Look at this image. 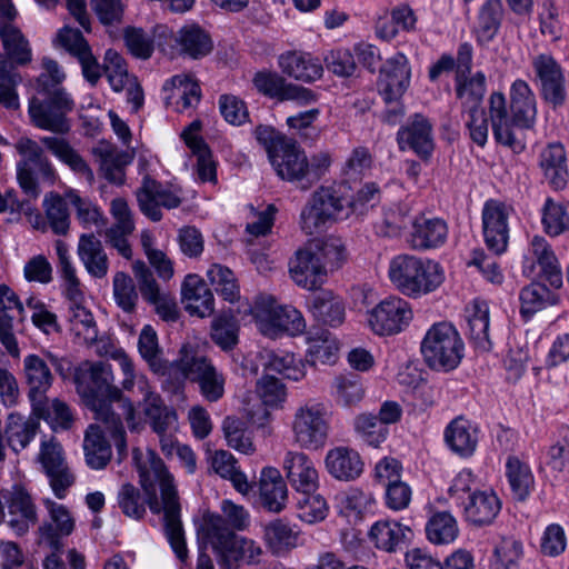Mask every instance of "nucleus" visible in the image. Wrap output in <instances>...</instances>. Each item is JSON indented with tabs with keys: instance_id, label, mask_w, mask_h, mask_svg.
<instances>
[{
	"instance_id": "ea45409f",
	"label": "nucleus",
	"mask_w": 569,
	"mask_h": 569,
	"mask_svg": "<svg viewBox=\"0 0 569 569\" xmlns=\"http://www.w3.org/2000/svg\"><path fill=\"white\" fill-rule=\"evenodd\" d=\"M0 39L4 51L0 53V57L8 59L13 69L31 62L32 50L30 43L14 23L10 21L0 23Z\"/></svg>"
},
{
	"instance_id": "603ef678",
	"label": "nucleus",
	"mask_w": 569,
	"mask_h": 569,
	"mask_svg": "<svg viewBox=\"0 0 569 569\" xmlns=\"http://www.w3.org/2000/svg\"><path fill=\"white\" fill-rule=\"evenodd\" d=\"M138 351L153 373L161 376L174 373L162 357L156 330L149 325H146L140 331Z\"/></svg>"
},
{
	"instance_id": "f03ea898",
	"label": "nucleus",
	"mask_w": 569,
	"mask_h": 569,
	"mask_svg": "<svg viewBox=\"0 0 569 569\" xmlns=\"http://www.w3.org/2000/svg\"><path fill=\"white\" fill-rule=\"evenodd\" d=\"M74 381L78 393L96 411V419L106 426L119 453H123L127 442L122 418L131 431L140 430L142 422L137 418L132 401L114 386L111 365L86 362L77 370Z\"/></svg>"
},
{
	"instance_id": "72a5a7b5",
	"label": "nucleus",
	"mask_w": 569,
	"mask_h": 569,
	"mask_svg": "<svg viewBox=\"0 0 569 569\" xmlns=\"http://www.w3.org/2000/svg\"><path fill=\"white\" fill-rule=\"evenodd\" d=\"M181 295L189 315L206 318L213 313L214 297L200 276L188 274L182 282Z\"/></svg>"
},
{
	"instance_id": "13d9d810",
	"label": "nucleus",
	"mask_w": 569,
	"mask_h": 569,
	"mask_svg": "<svg viewBox=\"0 0 569 569\" xmlns=\"http://www.w3.org/2000/svg\"><path fill=\"white\" fill-rule=\"evenodd\" d=\"M329 271L339 269L347 261L343 241L335 236L316 238L307 243Z\"/></svg>"
},
{
	"instance_id": "f3484780",
	"label": "nucleus",
	"mask_w": 569,
	"mask_h": 569,
	"mask_svg": "<svg viewBox=\"0 0 569 569\" xmlns=\"http://www.w3.org/2000/svg\"><path fill=\"white\" fill-rule=\"evenodd\" d=\"M412 316L409 302L400 297H389L367 312V323L378 336H392L405 330Z\"/></svg>"
},
{
	"instance_id": "a211bd4d",
	"label": "nucleus",
	"mask_w": 569,
	"mask_h": 569,
	"mask_svg": "<svg viewBox=\"0 0 569 569\" xmlns=\"http://www.w3.org/2000/svg\"><path fill=\"white\" fill-rule=\"evenodd\" d=\"M513 208L502 201L489 199L481 211L482 232L486 246L496 254L507 250L509 242V218Z\"/></svg>"
},
{
	"instance_id": "7c9ffc66",
	"label": "nucleus",
	"mask_w": 569,
	"mask_h": 569,
	"mask_svg": "<svg viewBox=\"0 0 569 569\" xmlns=\"http://www.w3.org/2000/svg\"><path fill=\"white\" fill-rule=\"evenodd\" d=\"M201 122L192 121L182 132L181 139L191 152L197 157L196 174L200 182H217V167L212 153L200 136Z\"/></svg>"
},
{
	"instance_id": "2f4dec72",
	"label": "nucleus",
	"mask_w": 569,
	"mask_h": 569,
	"mask_svg": "<svg viewBox=\"0 0 569 569\" xmlns=\"http://www.w3.org/2000/svg\"><path fill=\"white\" fill-rule=\"evenodd\" d=\"M270 162L282 180L296 182L300 188L307 183V156L293 140L272 156Z\"/></svg>"
},
{
	"instance_id": "cd10ccee",
	"label": "nucleus",
	"mask_w": 569,
	"mask_h": 569,
	"mask_svg": "<svg viewBox=\"0 0 569 569\" xmlns=\"http://www.w3.org/2000/svg\"><path fill=\"white\" fill-rule=\"evenodd\" d=\"M411 70L407 57L398 52L381 69L379 91L387 103L402 97L410 83Z\"/></svg>"
},
{
	"instance_id": "37998d69",
	"label": "nucleus",
	"mask_w": 569,
	"mask_h": 569,
	"mask_svg": "<svg viewBox=\"0 0 569 569\" xmlns=\"http://www.w3.org/2000/svg\"><path fill=\"white\" fill-rule=\"evenodd\" d=\"M500 509L501 501L493 491H473L465 503V516L476 526H486L496 519Z\"/></svg>"
},
{
	"instance_id": "dca6fc26",
	"label": "nucleus",
	"mask_w": 569,
	"mask_h": 569,
	"mask_svg": "<svg viewBox=\"0 0 569 569\" xmlns=\"http://www.w3.org/2000/svg\"><path fill=\"white\" fill-rule=\"evenodd\" d=\"M522 273L528 278L540 277L551 287L562 286V271L551 244L542 236H533L523 256Z\"/></svg>"
},
{
	"instance_id": "3c124183",
	"label": "nucleus",
	"mask_w": 569,
	"mask_h": 569,
	"mask_svg": "<svg viewBox=\"0 0 569 569\" xmlns=\"http://www.w3.org/2000/svg\"><path fill=\"white\" fill-rule=\"evenodd\" d=\"M54 248L59 259V270L64 282V295L69 300V307L84 303V295L81 290V283L72 263L67 243L62 240H57Z\"/></svg>"
},
{
	"instance_id": "412c9836",
	"label": "nucleus",
	"mask_w": 569,
	"mask_h": 569,
	"mask_svg": "<svg viewBox=\"0 0 569 569\" xmlns=\"http://www.w3.org/2000/svg\"><path fill=\"white\" fill-rule=\"evenodd\" d=\"M3 498L7 500L9 526L18 536H23L38 521L36 503L21 483H14L6 490Z\"/></svg>"
},
{
	"instance_id": "423d86ee",
	"label": "nucleus",
	"mask_w": 569,
	"mask_h": 569,
	"mask_svg": "<svg viewBox=\"0 0 569 569\" xmlns=\"http://www.w3.org/2000/svg\"><path fill=\"white\" fill-rule=\"evenodd\" d=\"M349 187L346 182L321 186L305 204L300 213V228L312 236L328 226L349 218L351 214L348 202Z\"/></svg>"
},
{
	"instance_id": "39448f33",
	"label": "nucleus",
	"mask_w": 569,
	"mask_h": 569,
	"mask_svg": "<svg viewBox=\"0 0 569 569\" xmlns=\"http://www.w3.org/2000/svg\"><path fill=\"white\" fill-rule=\"evenodd\" d=\"M388 277L403 296L419 298L435 291L443 282L445 272L435 260L401 253L390 260Z\"/></svg>"
},
{
	"instance_id": "774afa93",
	"label": "nucleus",
	"mask_w": 569,
	"mask_h": 569,
	"mask_svg": "<svg viewBox=\"0 0 569 569\" xmlns=\"http://www.w3.org/2000/svg\"><path fill=\"white\" fill-rule=\"evenodd\" d=\"M332 396L338 405L351 407L360 402L365 396L361 379L353 373H343L335 378Z\"/></svg>"
},
{
	"instance_id": "f257e3e1",
	"label": "nucleus",
	"mask_w": 569,
	"mask_h": 569,
	"mask_svg": "<svg viewBox=\"0 0 569 569\" xmlns=\"http://www.w3.org/2000/svg\"><path fill=\"white\" fill-rule=\"evenodd\" d=\"M139 481L147 496L144 499L140 490L131 483L121 486L117 501L118 506L129 518L139 520L146 515V505L152 513L163 512L164 530L176 556L186 561L188 550L186 546L182 523L180 519V501L173 476L163 461L150 455L148 461L138 465Z\"/></svg>"
},
{
	"instance_id": "20e7f679",
	"label": "nucleus",
	"mask_w": 569,
	"mask_h": 569,
	"mask_svg": "<svg viewBox=\"0 0 569 569\" xmlns=\"http://www.w3.org/2000/svg\"><path fill=\"white\" fill-rule=\"evenodd\" d=\"M510 112L507 108V99L500 91L492 92L489 97V116L495 139L500 144L520 153L525 150V143L513 132V127L530 129L537 119V99L523 79H516L509 89Z\"/></svg>"
},
{
	"instance_id": "680f3d73",
	"label": "nucleus",
	"mask_w": 569,
	"mask_h": 569,
	"mask_svg": "<svg viewBox=\"0 0 569 569\" xmlns=\"http://www.w3.org/2000/svg\"><path fill=\"white\" fill-rule=\"evenodd\" d=\"M456 93L462 101L465 111L473 108H481V102L486 93V77L481 71L476 72L470 78L465 74L456 76Z\"/></svg>"
},
{
	"instance_id": "69168bd1",
	"label": "nucleus",
	"mask_w": 569,
	"mask_h": 569,
	"mask_svg": "<svg viewBox=\"0 0 569 569\" xmlns=\"http://www.w3.org/2000/svg\"><path fill=\"white\" fill-rule=\"evenodd\" d=\"M112 297L119 309L132 315L137 310L139 292L133 279L124 271H117L112 278Z\"/></svg>"
},
{
	"instance_id": "c9c22d12",
	"label": "nucleus",
	"mask_w": 569,
	"mask_h": 569,
	"mask_svg": "<svg viewBox=\"0 0 569 569\" xmlns=\"http://www.w3.org/2000/svg\"><path fill=\"white\" fill-rule=\"evenodd\" d=\"M539 168L548 184L555 190H562L568 182L567 154L559 142L547 144L539 154Z\"/></svg>"
},
{
	"instance_id": "4d7b16f0",
	"label": "nucleus",
	"mask_w": 569,
	"mask_h": 569,
	"mask_svg": "<svg viewBox=\"0 0 569 569\" xmlns=\"http://www.w3.org/2000/svg\"><path fill=\"white\" fill-rule=\"evenodd\" d=\"M83 451L86 462L91 469H103L110 461V445L98 426L88 427L83 439Z\"/></svg>"
},
{
	"instance_id": "0eeeda50",
	"label": "nucleus",
	"mask_w": 569,
	"mask_h": 569,
	"mask_svg": "<svg viewBox=\"0 0 569 569\" xmlns=\"http://www.w3.org/2000/svg\"><path fill=\"white\" fill-rule=\"evenodd\" d=\"M200 535L203 542L223 561L233 559L257 565L263 556V549L257 541L237 536L217 513L204 517Z\"/></svg>"
},
{
	"instance_id": "c756f323",
	"label": "nucleus",
	"mask_w": 569,
	"mask_h": 569,
	"mask_svg": "<svg viewBox=\"0 0 569 569\" xmlns=\"http://www.w3.org/2000/svg\"><path fill=\"white\" fill-rule=\"evenodd\" d=\"M480 430L477 423L459 416L451 420L443 431L446 446L460 458L475 455L479 442Z\"/></svg>"
},
{
	"instance_id": "bf43d9fd",
	"label": "nucleus",
	"mask_w": 569,
	"mask_h": 569,
	"mask_svg": "<svg viewBox=\"0 0 569 569\" xmlns=\"http://www.w3.org/2000/svg\"><path fill=\"white\" fill-rule=\"evenodd\" d=\"M547 467L557 480H566L569 477V427L559 429L557 439L547 452Z\"/></svg>"
},
{
	"instance_id": "5fc2aeb1",
	"label": "nucleus",
	"mask_w": 569,
	"mask_h": 569,
	"mask_svg": "<svg viewBox=\"0 0 569 569\" xmlns=\"http://www.w3.org/2000/svg\"><path fill=\"white\" fill-rule=\"evenodd\" d=\"M263 540L272 553L279 555L297 547L299 533L283 519H274L263 526Z\"/></svg>"
},
{
	"instance_id": "393cba45",
	"label": "nucleus",
	"mask_w": 569,
	"mask_h": 569,
	"mask_svg": "<svg viewBox=\"0 0 569 569\" xmlns=\"http://www.w3.org/2000/svg\"><path fill=\"white\" fill-rule=\"evenodd\" d=\"M39 458L56 497L64 498L66 490L73 482V477L66 466L61 445L53 438L42 441Z\"/></svg>"
},
{
	"instance_id": "6e6552de",
	"label": "nucleus",
	"mask_w": 569,
	"mask_h": 569,
	"mask_svg": "<svg viewBox=\"0 0 569 569\" xmlns=\"http://www.w3.org/2000/svg\"><path fill=\"white\" fill-rule=\"evenodd\" d=\"M420 351L430 369L448 372L461 362L465 343L453 325L441 321L427 330L420 343Z\"/></svg>"
},
{
	"instance_id": "4468645a",
	"label": "nucleus",
	"mask_w": 569,
	"mask_h": 569,
	"mask_svg": "<svg viewBox=\"0 0 569 569\" xmlns=\"http://www.w3.org/2000/svg\"><path fill=\"white\" fill-rule=\"evenodd\" d=\"M62 358L48 350L41 353H29L23 358L22 376L32 406L39 407L44 402L46 395L54 381L51 368L62 372Z\"/></svg>"
},
{
	"instance_id": "0e129e2a",
	"label": "nucleus",
	"mask_w": 569,
	"mask_h": 569,
	"mask_svg": "<svg viewBox=\"0 0 569 569\" xmlns=\"http://www.w3.org/2000/svg\"><path fill=\"white\" fill-rule=\"evenodd\" d=\"M66 199L57 192H49L43 198L46 219L56 234L64 236L70 228V213Z\"/></svg>"
},
{
	"instance_id": "79ce46f5",
	"label": "nucleus",
	"mask_w": 569,
	"mask_h": 569,
	"mask_svg": "<svg viewBox=\"0 0 569 569\" xmlns=\"http://www.w3.org/2000/svg\"><path fill=\"white\" fill-rule=\"evenodd\" d=\"M411 536L412 531L408 526L393 520L377 521L369 531V538L376 548L387 552H396Z\"/></svg>"
},
{
	"instance_id": "9d476101",
	"label": "nucleus",
	"mask_w": 569,
	"mask_h": 569,
	"mask_svg": "<svg viewBox=\"0 0 569 569\" xmlns=\"http://www.w3.org/2000/svg\"><path fill=\"white\" fill-rule=\"evenodd\" d=\"M249 312L253 316L258 330L269 338L283 333L297 336L306 329L302 313L292 306L278 305L272 296H258Z\"/></svg>"
},
{
	"instance_id": "b1692460",
	"label": "nucleus",
	"mask_w": 569,
	"mask_h": 569,
	"mask_svg": "<svg viewBox=\"0 0 569 569\" xmlns=\"http://www.w3.org/2000/svg\"><path fill=\"white\" fill-rule=\"evenodd\" d=\"M49 519L38 529L40 543H44L54 551H58L62 543L61 539L71 535L74 529V519L69 509L49 498L43 500Z\"/></svg>"
},
{
	"instance_id": "f704fd0d",
	"label": "nucleus",
	"mask_w": 569,
	"mask_h": 569,
	"mask_svg": "<svg viewBox=\"0 0 569 569\" xmlns=\"http://www.w3.org/2000/svg\"><path fill=\"white\" fill-rule=\"evenodd\" d=\"M259 500L262 508L272 513L284 510L288 488L280 471L272 467L263 468L259 480Z\"/></svg>"
},
{
	"instance_id": "6e6d98bb",
	"label": "nucleus",
	"mask_w": 569,
	"mask_h": 569,
	"mask_svg": "<svg viewBox=\"0 0 569 569\" xmlns=\"http://www.w3.org/2000/svg\"><path fill=\"white\" fill-rule=\"evenodd\" d=\"M307 341L309 345L306 356L308 362L313 366L336 362L338 342L329 331L319 329L316 332H309Z\"/></svg>"
},
{
	"instance_id": "49530a36",
	"label": "nucleus",
	"mask_w": 569,
	"mask_h": 569,
	"mask_svg": "<svg viewBox=\"0 0 569 569\" xmlns=\"http://www.w3.org/2000/svg\"><path fill=\"white\" fill-rule=\"evenodd\" d=\"M312 316L321 323L338 327L345 321V303L330 290L315 293L309 302Z\"/></svg>"
},
{
	"instance_id": "7ed1b4c3",
	"label": "nucleus",
	"mask_w": 569,
	"mask_h": 569,
	"mask_svg": "<svg viewBox=\"0 0 569 569\" xmlns=\"http://www.w3.org/2000/svg\"><path fill=\"white\" fill-rule=\"evenodd\" d=\"M41 144L74 173L83 177L89 183L93 182V171L66 138L44 136L37 142L31 138L21 137L14 144L18 153L23 157L17 164V179L20 188L28 197L36 199L40 194V188L30 167L31 164L37 168L44 181L52 184L57 178L56 169Z\"/></svg>"
},
{
	"instance_id": "a18cd8bd",
	"label": "nucleus",
	"mask_w": 569,
	"mask_h": 569,
	"mask_svg": "<svg viewBox=\"0 0 569 569\" xmlns=\"http://www.w3.org/2000/svg\"><path fill=\"white\" fill-rule=\"evenodd\" d=\"M506 9L502 0H485L477 14L475 29L477 42L481 46L490 43L499 33Z\"/></svg>"
},
{
	"instance_id": "e433bc0d",
	"label": "nucleus",
	"mask_w": 569,
	"mask_h": 569,
	"mask_svg": "<svg viewBox=\"0 0 569 569\" xmlns=\"http://www.w3.org/2000/svg\"><path fill=\"white\" fill-rule=\"evenodd\" d=\"M279 67L288 77L308 83L319 80L323 74L320 60L308 52H286L279 57Z\"/></svg>"
},
{
	"instance_id": "9b49d317",
	"label": "nucleus",
	"mask_w": 569,
	"mask_h": 569,
	"mask_svg": "<svg viewBox=\"0 0 569 569\" xmlns=\"http://www.w3.org/2000/svg\"><path fill=\"white\" fill-rule=\"evenodd\" d=\"M74 109V100L68 91L43 93L36 91L29 99L28 114L36 128L56 134H66L71 124L68 114Z\"/></svg>"
},
{
	"instance_id": "58836bf2",
	"label": "nucleus",
	"mask_w": 569,
	"mask_h": 569,
	"mask_svg": "<svg viewBox=\"0 0 569 569\" xmlns=\"http://www.w3.org/2000/svg\"><path fill=\"white\" fill-rule=\"evenodd\" d=\"M328 472L338 480L351 481L363 472L360 455L347 447H336L327 452L325 459Z\"/></svg>"
},
{
	"instance_id": "2eb2a0df",
	"label": "nucleus",
	"mask_w": 569,
	"mask_h": 569,
	"mask_svg": "<svg viewBox=\"0 0 569 569\" xmlns=\"http://www.w3.org/2000/svg\"><path fill=\"white\" fill-rule=\"evenodd\" d=\"M136 197L140 211L151 221L158 222L163 217L162 208L171 210L180 207L183 191L179 186L144 177Z\"/></svg>"
},
{
	"instance_id": "1a4fd4ad",
	"label": "nucleus",
	"mask_w": 569,
	"mask_h": 569,
	"mask_svg": "<svg viewBox=\"0 0 569 569\" xmlns=\"http://www.w3.org/2000/svg\"><path fill=\"white\" fill-rule=\"evenodd\" d=\"M171 370L181 377L182 382L189 380L198 383L201 396L210 402H217L224 395V375L217 370L209 358L190 346H182L179 358L171 363Z\"/></svg>"
},
{
	"instance_id": "4c0bfd02",
	"label": "nucleus",
	"mask_w": 569,
	"mask_h": 569,
	"mask_svg": "<svg viewBox=\"0 0 569 569\" xmlns=\"http://www.w3.org/2000/svg\"><path fill=\"white\" fill-rule=\"evenodd\" d=\"M77 253L89 276L103 279L109 271V258L102 242L93 233L79 237Z\"/></svg>"
},
{
	"instance_id": "6ab92c4d",
	"label": "nucleus",
	"mask_w": 569,
	"mask_h": 569,
	"mask_svg": "<svg viewBox=\"0 0 569 569\" xmlns=\"http://www.w3.org/2000/svg\"><path fill=\"white\" fill-rule=\"evenodd\" d=\"M138 389L142 395L139 408L154 433L176 431L178 416L174 409L167 406L162 397L153 390L144 376L139 377Z\"/></svg>"
},
{
	"instance_id": "338daca9",
	"label": "nucleus",
	"mask_w": 569,
	"mask_h": 569,
	"mask_svg": "<svg viewBox=\"0 0 569 569\" xmlns=\"http://www.w3.org/2000/svg\"><path fill=\"white\" fill-rule=\"evenodd\" d=\"M541 223L550 237H558L569 230V212L562 202L547 198L541 209Z\"/></svg>"
},
{
	"instance_id": "a19ab883",
	"label": "nucleus",
	"mask_w": 569,
	"mask_h": 569,
	"mask_svg": "<svg viewBox=\"0 0 569 569\" xmlns=\"http://www.w3.org/2000/svg\"><path fill=\"white\" fill-rule=\"evenodd\" d=\"M465 317L468 325L469 338L481 351L491 349L489 339V306L485 300L475 299L466 306Z\"/></svg>"
},
{
	"instance_id": "aec40b11",
	"label": "nucleus",
	"mask_w": 569,
	"mask_h": 569,
	"mask_svg": "<svg viewBox=\"0 0 569 569\" xmlns=\"http://www.w3.org/2000/svg\"><path fill=\"white\" fill-rule=\"evenodd\" d=\"M252 83L259 93L279 101L310 104L318 100V94L311 89L287 82L276 72L259 71L254 74Z\"/></svg>"
},
{
	"instance_id": "a878e982",
	"label": "nucleus",
	"mask_w": 569,
	"mask_h": 569,
	"mask_svg": "<svg viewBox=\"0 0 569 569\" xmlns=\"http://www.w3.org/2000/svg\"><path fill=\"white\" fill-rule=\"evenodd\" d=\"M399 149L412 150L421 159H428L435 148L432 126L421 113H415L397 132Z\"/></svg>"
},
{
	"instance_id": "e2e57ef3",
	"label": "nucleus",
	"mask_w": 569,
	"mask_h": 569,
	"mask_svg": "<svg viewBox=\"0 0 569 569\" xmlns=\"http://www.w3.org/2000/svg\"><path fill=\"white\" fill-rule=\"evenodd\" d=\"M458 523L448 511L433 513L426 525V535L433 545H448L458 537Z\"/></svg>"
},
{
	"instance_id": "c85d7f7f",
	"label": "nucleus",
	"mask_w": 569,
	"mask_h": 569,
	"mask_svg": "<svg viewBox=\"0 0 569 569\" xmlns=\"http://www.w3.org/2000/svg\"><path fill=\"white\" fill-rule=\"evenodd\" d=\"M164 102L177 112L194 108L201 99L198 81L188 73L172 76L162 86Z\"/></svg>"
},
{
	"instance_id": "5701e85b",
	"label": "nucleus",
	"mask_w": 569,
	"mask_h": 569,
	"mask_svg": "<svg viewBox=\"0 0 569 569\" xmlns=\"http://www.w3.org/2000/svg\"><path fill=\"white\" fill-rule=\"evenodd\" d=\"M282 469L292 489L300 493L316 492L319 475L312 459L302 451L288 450L282 459Z\"/></svg>"
},
{
	"instance_id": "4be33fe9",
	"label": "nucleus",
	"mask_w": 569,
	"mask_h": 569,
	"mask_svg": "<svg viewBox=\"0 0 569 569\" xmlns=\"http://www.w3.org/2000/svg\"><path fill=\"white\" fill-rule=\"evenodd\" d=\"M254 392L261 405L254 411L249 407V403L243 408L246 416L252 423L263 425L268 419L267 408L279 409L282 408L287 401L288 392L286 385L277 377L264 373L257 381Z\"/></svg>"
},
{
	"instance_id": "052dcab7",
	"label": "nucleus",
	"mask_w": 569,
	"mask_h": 569,
	"mask_svg": "<svg viewBox=\"0 0 569 569\" xmlns=\"http://www.w3.org/2000/svg\"><path fill=\"white\" fill-rule=\"evenodd\" d=\"M207 278L214 291L226 301L234 303L240 299V286L233 271L220 263L207 270Z\"/></svg>"
},
{
	"instance_id": "473e14b6",
	"label": "nucleus",
	"mask_w": 569,
	"mask_h": 569,
	"mask_svg": "<svg viewBox=\"0 0 569 569\" xmlns=\"http://www.w3.org/2000/svg\"><path fill=\"white\" fill-rule=\"evenodd\" d=\"M448 226L440 218L416 217L411 222L408 242L415 250L436 249L445 244Z\"/></svg>"
},
{
	"instance_id": "864d4df0",
	"label": "nucleus",
	"mask_w": 569,
	"mask_h": 569,
	"mask_svg": "<svg viewBox=\"0 0 569 569\" xmlns=\"http://www.w3.org/2000/svg\"><path fill=\"white\" fill-rule=\"evenodd\" d=\"M264 371L282 375L284 378L299 381L306 376L305 365L293 353L264 351L259 353Z\"/></svg>"
},
{
	"instance_id": "09e8293b",
	"label": "nucleus",
	"mask_w": 569,
	"mask_h": 569,
	"mask_svg": "<svg viewBox=\"0 0 569 569\" xmlns=\"http://www.w3.org/2000/svg\"><path fill=\"white\" fill-rule=\"evenodd\" d=\"M38 427V419L31 416H24L19 412L10 413L7 418L4 430L8 446L14 452L23 450L34 438Z\"/></svg>"
},
{
	"instance_id": "ddd939ff",
	"label": "nucleus",
	"mask_w": 569,
	"mask_h": 569,
	"mask_svg": "<svg viewBox=\"0 0 569 569\" xmlns=\"http://www.w3.org/2000/svg\"><path fill=\"white\" fill-rule=\"evenodd\" d=\"M156 30L158 47L171 58L199 60L210 54L213 49L210 33L196 22L183 24L176 33L164 26L157 27Z\"/></svg>"
},
{
	"instance_id": "c03bdc74",
	"label": "nucleus",
	"mask_w": 569,
	"mask_h": 569,
	"mask_svg": "<svg viewBox=\"0 0 569 569\" xmlns=\"http://www.w3.org/2000/svg\"><path fill=\"white\" fill-rule=\"evenodd\" d=\"M210 469L224 480H229L233 488L241 495H247L252 489L244 472L238 466L236 457L227 450H216L209 453Z\"/></svg>"
},
{
	"instance_id": "f8f14e48",
	"label": "nucleus",
	"mask_w": 569,
	"mask_h": 569,
	"mask_svg": "<svg viewBox=\"0 0 569 569\" xmlns=\"http://www.w3.org/2000/svg\"><path fill=\"white\" fill-rule=\"evenodd\" d=\"M330 430V416L322 402L309 400L293 413L291 431L293 442L302 449L318 450L325 447Z\"/></svg>"
},
{
	"instance_id": "8fccbe9b",
	"label": "nucleus",
	"mask_w": 569,
	"mask_h": 569,
	"mask_svg": "<svg viewBox=\"0 0 569 569\" xmlns=\"http://www.w3.org/2000/svg\"><path fill=\"white\" fill-rule=\"evenodd\" d=\"M506 477L513 498L525 501L535 488V477L530 466L517 456L506 460Z\"/></svg>"
},
{
	"instance_id": "bb28decb",
	"label": "nucleus",
	"mask_w": 569,
	"mask_h": 569,
	"mask_svg": "<svg viewBox=\"0 0 569 569\" xmlns=\"http://www.w3.org/2000/svg\"><path fill=\"white\" fill-rule=\"evenodd\" d=\"M290 276L297 286L317 290L327 281L328 269L306 243L290 262Z\"/></svg>"
},
{
	"instance_id": "de8ad7c7",
	"label": "nucleus",
	"mask_w": 569,
	"mask_h": 569,
	"mask_svg": "<svg viewBox=\"0 0 569 569\" xmlns=\"http://www.w3.org/2000/svg\"><path fill=\"white\" fill-rule=\"evenodd\" d=\"M94 154L99 159L100 170L104 178L112 183H122L124 168L131 163L132 156L109 143H100L96 147Z\"/></svg>"
}]
</instances>
